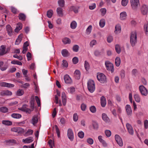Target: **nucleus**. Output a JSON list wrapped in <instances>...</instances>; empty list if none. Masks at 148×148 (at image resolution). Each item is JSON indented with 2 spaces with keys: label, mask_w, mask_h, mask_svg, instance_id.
Listing matches in <instances>:
<instances>
[{
  "label": "nucleus",
  "mask_w": 148,
  "mask_h": 148,
  "mask_svg": "<svg viewBox=\"0 0 148 148\" xmlns=\"http://www.w3.org/2000/svg\"><path fill=\"white\" fill-rule=\"evenodd\" d=\"M137 33L135 31L132 32L131 33L130 37V42L133 46H134L137 42Z\"/></svg>",
  "instance_id": "obj_1"
},
{
  "label": "nucleus",
  "mask_w": 148,
  "mask_h": 148,
  "mask_svg": "<svg viewBox=\"0 0 148 148\" xmlns=\"http://www.w3.org/2000/svg\"><path fill=\"white\" fill-rule=\"evenodd\" d=\"M88 88L91 93H92L95 90V83L93 80L89 79L87 82Z\"/></svg>",
  "instance_id": "obj_2"
},
{
  "label": "nucleus",
  "mask_w": 148,
  "mask_h": 148,
  "mask_svg": "<svg viewBox=\"0 0 148 148\" xmlns=\"http://www.w3.org/2000/svg\"><path fill=\"white\" fill-rule=\"evenodd\" d=\"M97 77L98 80L101 83H104L107 82L106 77L102 73H97Z\"/></svg>",
  "instance_id": "obj_3"
},
{
  "label": "nucleus",
  "mask_w": 148,
  "mask_h": 148,
  "mask_svg": "<svg viewBox=\"0 0 148 148\" xmlns=\"http://www.w3.org/2000/svg\"><path fill=\"white\" fill-rule=\"evenodd\" d=\"M131 6L134 10H136L140 5L139 0H130Z\"/></svg>",
  "instance_id": "obj_4"
},
{
  "label": "nucleus",
  "mask_w": 148,
  "mask_h": 148,
  "mask_svg": "<svg viewBox=\"0 0 148 148\" xmlns=\"http://www.w3.org/2000/svg\"><path fill=\"white\" fill-rule=\"evenodd\" d=\"M105 64L107 70L111 71L112 73H113L114 71L113 64L110 63L109 61H106Z\"/></svg>",
  "instance_id": "obj_5"
},
{
  "label": "nucleus",
  "mask_w": 148,
  "mask_h": 148,
  "mask_svg": "<svg viewBox=\"0 0 148 148\" xmlns=\"http://www.w3.org/2000/svg\"><path fill=\"white\" fill-rule=\"evenodd\" d=\"M11 131L16 132L19 134H21L24 132V130L21 128L18 127H14L11 128Z\"/></svg>",
  "instance_id": "obj_6"
},
{
  "label": "nucleus",
  "mask_w": 148,
  "mask_h": 148,
  "mask_svg": "<svg viewBox=\"0 0 148 148\" xmlns=\"http://www.w3.org/2000/svg\"><path fill=\"white\" fill-rule=\"evenodd\" d=\"M115 139L117 144L121 147L123 146V143L121 137L118 135L116 134L115 136Z\"/></svg>",
  "instance_id": "obj_7"
},
{
  "label": "nucleus",
  "mask_w": 148,
  "mask_h": 148,
  "mask_svg": "<svg viewBox=\"0 0 148 148\" xmlns=\"http://www.w3.org/2000/svg\"><path fill=\"white\" fill-rule=\"evenodd\" d=\"M140 91L142 95L146 96L147 94V90L143 85L139 87Z\"/></svg>",
  "instance_id": "obj_8"
},
{
  "label": "nucleus",
  "mask_w": 148,
  "mask_h": 148,
  "mask_svg": "<svg viewBox=\"0 0 148 148\" xmlns=\"http://www.w3.org/2000/svg\"><path fill=\"white\" fill-rule=\"evenodd\" d=\"M67 136L68 138L71 140H72L74 138V135L72 130L70 128L68 129Z\"/></svg>",
  "instance_id": "obj_9"
},
{
  "label": "nucleus",
  "mask_w": 148,
  "mask_h": 148,
  "mask_svg": "<svg viewBox=\"0 0 148 148\" xmlns=\"http://www.w3.org/2000/svg\"><path fill=\"white\" fill-rule=\"evenodd\" d=\"M0 86L3 87L12 88L14 86V85L5 82H1L0 83Z\"/></svg>",
  "instance_id": "obj_10"
},
{
  "label": "nucleus",
  "mask_w": 148,
  "mask_h": 148,
  "mask_svg": "<svg viewBox=\"0 0 148 148\" xmlns=\"http://www.w3.org/2000/svg\"><path fill=\"white\" fill-rule=\"evenodd\" d=\"M12 94L11 92L8 90H2L0 92V95L2 96H10Z\"/></svg>",
  "instance_id": "obj_11"
},
{
  "label": "nucleus",
  "mask_w": 148,
  "mask_h": 148,
  "mask_svg": "<svg viewBox=\"0 0 148 148\" xmlns=\"http://www.w3.org/2000/svg\"><path fill=\"white\" fill-rule=\"evenodd\" d=\"M148 8L147 6L145 5H143L141 8V10L142 14L143 15L147 14L148 11Z\"/></svg>",
  "instance_id": "obj_12"
},
{
  "label": "nucleus",
  "mask_w": 148,
  "mask_h": 148,
  "mask_svg": "<svg viewBox=\"0 0 148 148\" xmlns=\"http://www.w3.org/2000/svg\"><path fill=\"white\" fill-rule=\"evenodd\" d=\"M126 126L129 133L131 135H133L134 131L131 125L130 124L127 123L126 124Z\"/></svg>",
  "instance_id": "obj_13"
},
{
  "label": "nucleus",
  "mask_w": 148,
  "mask_h": 148,
  "mask_svg": "<svg viewBox=\"0 0 148 148\" xmlns=\"http://www.w3.org/2000/svg\"><path fill=\"white\" fill-rule=\"evenodd\" d=\"M64 79L65 82L66 84H71L72 82V80L71 78L68 75H66L64 76Z\"/></svg>",
  "instance_id": "obj_14"
},
{
  "label": "nucleus",
  "mask_w": 148,
  "mask_h": 148,
  "mask_svg": "<svg viewBox=\"0 0 148 148\" xmlns=\"http://www.w3.org/2000/svg\"><path fill=\"white\" fill-rule=\"evenodd\" d=\"M125 108L127 115L130 116L132 114V110L131 106L130 105H127L125 106Z\"/></svg>",
  "instance_id": "obj_15"
},
{
  "label": "nucleus",
  "mask_w": 148,
  "mask_h": 148,
  "mask_svg": "<svg viewBox=\"0 0 148 148\" xmlns=\"http://www.w3.org/2000/svg\"><path fill=\"white\" fill-rule=\"evenodd\" d=\"M38 121V118L37 116L34 115L33 116L31 121V123L33 125L35 126L36 124L37 123Z\"/></svg>",
  "instance_id": "obj_16"
},
{
  "label": "nucleus",
  "mask_w": 148,
  "mask_h": 148,
  "mask_svg": "<svg viewBox=\"0 0 148 148\" xmlns=\"http://www.w3.org/2000/svg\"><path fill=\"white\" fill-rule=\"evenodd\" d=\"M5 51V47L4 45H1L0 48V55L2 56L7 53Z\"/></svg>",
  "instance_id": "obj_17"
},
{
  "label": "nucleus",
  "mask_w": 148,
  "mask_h": 148,
  "mask_svg": "<svg viewBox=\"0 0 148 148\" xmlns=\"http://www.w3.org/2000/svg\"><path fill=\"white\" fill-rule=\"evenodd\" d=\"M62 101L64 106H65L66 103V99L65 93L63 92L62 93Z\"/></svg>",
  "instance_id": "obj_18"
},
{
  "label": "nucleus",
  "mask_w": 148,
  "mask_h": 148,
  "mask_svg": "<svg viewBox=\"0 0 148 148\" xmlns=\"http://www.w3.org/2000/svg\"><path fill=\"white\" fill-rule=\"evenodd\" d=\"M6 28L8 34L10 36H11L12 31V27L10 25H8L6 26Z\"/></svg>",
  "instance_id": "obj_19"
},
{
  "label": "nucleus",
  "mask_w": 148,
  "mask_h": 148,
  "mask_svg": "<svg viewBox=\"0 0 148 148\" xmlns=\"http://www.w3.org/2000/svg\"><path fill=\"white\" fill-rule=\"evenodd\" d=\"M23 34H21L19 35L18 36L17 38L16 39L15 42V44L16 45H19L21 42V40L22 38L23 37Z\"/></svg>",
  "instance_id": "obj_20"
},
{
  "label": "nucleus",
  "mask_w": 148,
  "mask_h": 148,
  "mask_svg": "<svg viewBox=\"0 0 148 148\" xmlns=\"http://www.w3.org/2000/svg\"><path fill=\"white\" fill-rule=\"evenodd\" d=\"M101 103L103 107H105L106 104V101L105 98L103 96H102L101 98Z\"/></svg>",
  "instance_id": "obj_21"
},
{
  "label": "nucleus",
  "mask_w": 148,
  "mask_h": 148,
  "mask_svg": "<svg viewBox=\"0 0 148 148\" xmlns=\"http://www.w3.org/2000/svg\"><path fill=\"white\" fill-rule=\"evenodd\" d=\"M74 75L75 78L79 79L80 77V72L78 70H76L74 72Z\"/></svg>",
  "instance_id": "obj_22"
},
{
  "label": "nucleus",
  "mask_w": 148,
  "mask_h": 148,
  "mask_svg": "<svg viewBox=\"0 0 148 148\" xmlns=\"http://www.w3.org/2000/svg\"><path fill=\"white\" fill-rule=\"evenodd\" d=\"M121 31V27L119 24L117 25L115 27L114 32L115 34L120 33Z\"/></svg>",
  "instance_id": "obj_23"
},
{
  "label": "nucleus",
  "mask_w": 148,
  "mask_h": 148,
  "mask_svg": "<svg viewBox=\"0 0 148 148\" xmlns=\"http://www.w3.org/2000/svg\"><path fill=\"white\" fill-rule=\"evenodd\" d=\"M102 117L103 120L106 122H109L110 119L107 116L106 114L105 113H103L102 115Z\"/></svg>",
  "instance_id": "obj_24"
},
{
  "label": "nucleus",
  "mask_w": 148,
  "mask_h": 148,
  "mask_svg": "<svg viewBox=\"0 0 148 148\" xmlns=\"http://www.w3.org/2000/svg\"><path fill=\"white\" fill-rule=\"evenodd\" d=\"M19 19L22 21H25V20L26 16L23 13H20L18 16Z\"/></svg>",
  "instance_id": "obj_25"
},
{
  "label": "nucleus",
  "mask_w": 148,
  "mask_h": 148,
  "mask_svg": "<svg viewBox=\"0 0 148 148\" xmlns=\"http://www.w3.org/2000/svg\"><path fill=\"white\" fill-rule=\"evenodd\" d=\"M62 54L64 57H67L69 55V53L68 51L66 49H64L62 51Z\"/></svg>",
  "instance_id": "obj_26"
},
{
  "label": "nucleus",
  "mask_w": 148,
  "mask_h": 148,
  "mask_svg": "<svg viewBox=\"0 0 148 148\" xmlns=\"http://www.w3.org/2000/svg\"><path fill=\"white\" fill-rule=\"evenodd\" d=\"M102 136H99L98 137V139L99 141L103 144V146L104 147H106L107 145V143L105 141L102 139Z\"/></svg>",
  "instance_id": "obj_27"
},
{
  "label": "nucleus",
  "mask_w": 148,
  "mask_h": 148,
  "mask_svg": "<svg viewBox=\"0 0 148 148\" xmlns=\"http://www.w3.org/2000/svg\"><path fill=\"white\" fill-rule=\"evenodd\" d=\"M126 16L127 14L125 12H123L120 14V18L121 20H123L125 19Z\"/></svg>",
  "instance_id": "obj_28"
},
{
  "label": "nucleus",
  "mask_w": 148,
  "mask_h": 148,
  "mask_svg": "<svg viewBox=\"0 0 148 148\" xmlns=\"http://www.w3.org/2000/svg\"><path fill=\"white\" fill-rule=\"evenodd\" d=\"M33 141L32 140V137H29L25 139H23V142L25 143H29L32 142Z\"/></svg>",
  "instance_id": "obj_29"
},
{
  "label": "nucleus",
  "mask_w": 148,
  "mask_h": 148,
  "mask_svg": "<svg viewBox=\"0 0 148 148\" xmlns=\"http://www.w3.org/2000/svg\"><path fill=\"white\" fill-rule=\"evenodd\" d=\"M22 28V24L21 23H18V24H17V26L15 29V32H18Z\"/></svg>",
  "instance_id": "obj_30"
},
{
  "label": "nucleus",
  "mask_w": 148,
  "mask_h": 148,
  "mask_svg": "<svg viewBox=\"0 0 148 148\" xmlns=\"http://www.w3.org/2000/svg\"><path fill=\"white\" fill-rule=\"evenodd\" d=\"M11 116L13 118L15 119H20L22 117L21 114L16 113L12 114Z\"/></svg>",
  "instance_id": "obj_31"
},
{
  "label": "nucleus",
  "mask_w": 148,
  "mask_h": 148,
  "mask_svg": "<svg viewBox=\"0 0 148 148\" xmlns=\"http://www.w3.org/2000/svg\"><path fill=\"white\" fill-rule=\"evenodd\" d=\"M115 63L116 65L117 66H119L121 63V59L119 57H116L115 59Z\"/></svg>",
  "instance_id": "obj_32"
},
{
  "label": "nucleus",
  "mask_w": 148,
  "mask_h": 148,
  "mask_svg": "<svg viewBox=\"0 0 148 148\" xmlns=\"http://www.w3.org/2000/svg\"><path fill=\"white\" fill-rule=\"evenodd\" d=\"M24 94V91L22 89H19L16 92V95L18 96H21Z\"/></svg>",
  "instance_id": "obj_33"
},
{
  "label": "nucleus",
  "mask_w": 148,
  "mask_h": 148,
  "mask_svg": "<svg viewBox=\"0 0 148 148\" xmlns=\"http://www.w3.org/2000/svg\"><path fill=\"white\" fill-rule=\"evenodd\" d=\"M57 12L59 16H62L63 15L62 9L61 8H58L57 9Z\"/></svg>",
  "instance_id": "obj_34"
},
{
  "label": "nucleus",
  "mask_w": 148,
  "mask_h": 148,
  "mask_svg": "<svg viewBox=\"0 0 148 148\" xmlns=\"http://www.w3.org/2000/svg\"><path fill=\"white\" fill-rule=\"evenodd\" d=\"M62 41L64 44H70L71 42V40L68 38H64L62 39Z\"/></svg>",
  "instance_id": "obj_35"
},
{
  "label": "nucleus",
  "mask_w": 148,
  "mask_h": 148,
  "mask_svg": "<svg viewBox=\"0 0 148 148\" xmlns=\"http://www.w3.org/2000/svg\"><path fill=\"white\" fill-rule=\"evenodd\" d=\"M69 10L70 11H73L75 13H77L78 12L77 8L73 6H71L70 7Z\"/></svg>",
  "instance_id": "obj_36"
},
{
  "label": "nucleus",
  "mask_w": 148,
  "mask_h": 148,
  "mask_svg": "<svg viewBox=\"0 0 148 148\" xmlns=\"http://www.w3.org/2000/svg\"><path fill=\"white\" fill-rule=\"evenodd\" d=\"M3 124L7 125H11L12 124V122L8 120H3L2 121Z\"/></svg>",
  "instance_id": "obj_37"
},
{
  "label": "nucleus",
  "mask_w": 148,
  "mask_h": 148,
  "mask_svg": "<svg viewBox=\"0 0 148 148\" xmlns=\"http://www.w3.org/2000/svg\"><path fill=\"white\" fill-rule=\"evenodd\" d=\"M34 98H32L30 101V107L33 110L34 108Z\"/></svg>",
  "instance_id": "obj_38"
},
{
  "label": "nucleus",
  "mask_w": 148,
  "mask_h": 148,
  "mask_svg": "<svg viewBox=\"0 0 148 148\" xmlns=\"http://www.w3.org/2000/svg\"><path fill=\"white\" fill-rule=\"evenodd\" d=\"M8 109L5 107H1L0 108V112L3 113H6L8 112Z\"/></svg>",
  "instance_id": "obj_39"
},
{
  "label": "nucleus",
  "mask_w": 148,
  "mask_h": 148,
  "mask_svg": "<svg viewBox=\"0 0 148 148\" xmlns=\"http://www.w3.org/2000/svg\"><path fill=\"white\" fill-rule=\"evenodd\" d=\"M105 24V21L104 19H101L99 22V25L101 27H104Z\"/></svg>",
  "instance_id": "obj_40"
},
{
  "label": "nucleus",
  "mask_w": 148,
  "mask_h": 148,
  "mask_svg": "<svg viewBox=\"0 0 148 148\" xmlns=\"http://www.w3.org/2000/svg\"><path fill=\"white\" fill-rule=\"evenodd\" d=\"M77 25V23L75 21L72 22L71 24V27L73 29H75Z\"/></svg>",
  "instance_id": "obj_41"
},
{
  "label": "nucleus",
  "mask_w": 148,
  "mask_h": 148,
  "mask_svg": "<svg viewBox=\"0 0 148 148\" xmlns=\"http://www.w3.org/2000/svg\"><path fill=\"white\" fill-rule=\"evenodd\" d=\"M53 11L51 10H50L47 12V16L49 18H51L53 14Z\"/></svg>",
  "instance_id": "obj_42"
},
{
  "label": "nucleus",
  "mask_w": 148,
  "mask_h": 148,
  "mask_svg": "<svg viewBox=\"0 0 148 148\" xmlns=\"http://www.w3.org/2000/svg\"><path fill=\"white\" fill-rule=\"evenodd\" d=\"M115 50L116 52L119 54L121 52V49L120 46L118 45H116L115 47Z\"/></svg>",
  "instance_id": "obj_43"
},
{
  "label": "nucleus",
  "mask_w": 148,
  "mask_h": 148,
  "mask_svg": "<svg viewBox=\"0 0 148 148\" xmlns=\"http://www.w3.org/2000/svg\"><path fill=\"white\" fill-rule=\"evenodd\" d=\"M11 63L13 64H17L19 65H22V63L19 61H16L15 60H13L11 62Z\"/></svg>",
  "instance_id": "obj_44"
},
{
  "label": "nucleus",
  "mask_w": 148,
  "mask_h": 148,
  "mask_svg": "<svg viewBox=\"0 0 148 148\" xmlns=\"http://www.w3.org/2000/svg\"><path fill=\"white\" fill-rule=\"evenodd\" d=\"M79 48V47L78 45H75L73 47V51L75 52L78 51Z\"/></svg>",
  "instance_id": "obj_45"
},
{
  "label": "nucleus",
  "mask_w": 148,
  "mask_h": 148,
  "mask_svg": "<svg viewBox=\"0 0 148 148\" xmlns=\"http://www.w3.org/2000/svg\"><path fill=\"white\" fill-rule=\"evenodd\" d=\"M134 98L135 101L138 102H139L140 101V97L138 94H136L134 96Z\"/></svg>",
  "instance_id": "obj_46"
},
{
  "label": "nucleus",
  "mask_w": 148,
  "mask_h": 148,
  "mask_svg": "<svg viewBox=\"0 0 148 148\" xmlns=\"http://www.w3.org/2000/svg\"><path fill=\"white\" fill-rule=\"evenodd\" d=\"M58 3L59 5L61 7H63L64 6V0H59Z\"/></svg>",
  "instance_id": "obj_47"
},
{
  "label": "nucleus",
  "mask_w": 148,
  "mask_h": 148,
  "mask_svg": "<svg viewBox=\"0 0 148 148\" xmlns=\"http://www.w3.org/2000/svg\"><path fill=\"white\" fill-rule=\"evenodd\" d=\"M92 29V26L91 25H89L87 28L86 30V33L88 34H89L91 32Z\"/></svg>",
  "instance_id": "obj_48"
},
{
  "label": "nucleus",
  "mask_w": 148,
  "mask_h": 148,
  "mask_svg": "<svg viewBox=\"0 0 148 148\" xmlns=\"http://www.w3.org/2000/svg\"><path fill=\"white\" fill-rule=\"evenodd\" d=\"M100 11L101 13V15L103 16L106 13V10L105 8H101L100 10Z\"/></svg>",
  "instance_id": "obj_49"
},
{
  "label": "nucleus",
  "mask_w": 148,
  "mask_h": 148,
  "mask_svg": "<svg viewBox=\"0 0 148 148\" xmlns=\"http://www.w3.org/2000/svg\"><path fill=\"white\" fill-rule=\"evenodd\" d=\"M8 67V65L6 64H4L3 66H0V68L1 71H3L7 69Z\"/></svg>",
  "instance_id": "obj_50"
},
{
  "label": "nucleus",
  "mask_w": 148,
  "mask_h": 148,
  "mask_svg": "<svg viewBox=\"0 0 148 148\" xmlns=\"http://www.w3.org/2000/svg\"><path fill=\"white\" fill-rule=\"evenodd\" d=\"M84 66L85 69L87 71L89 69L90 66L89 63L86 61H85Z\"/></svg>",
  "instance_id": "obj_51"
},
{
  "label": "nucleus",
  "mask_w": 148,
  "mask_h": 148,
  "mask_svg": "<svg viewBox=\"0 0 148 148\" xmlns=\"http://www.w3.org/2000/svg\"><path fill=\"white\" fill-rule=\"evenodd\" d=\"M35 99L37 103L38 106V107L40 106V100L39 97L37 96H35Z\"/></svg>",
  "instance_id": "obj_52"
},
{
  "label": "nucleus",
  "mask_w": 148,
  "mask_h": 148,
  "mask_svg": "<svg viewBox=\"0 0 148 148\" xmlns=\"http://www.w3.org/2000/svg\"><path fill=\"white\" fill-rule=\"evenodd\" d=\"M144 29L145 31L146 34H148V23L145 24L144 25Z\"/></svg>",
  "instance_id": "obj_53"
},
{
  "label": "nucleus",
  "mask_w": 148,
  "mask_h": 148,
  "mask_svg": "<svg viewBox=\"0 0 148 148\" xmlns=\"http://www.w3.org/2000/svg\"><path fill=\"white\" fill-rule=\"evenodd\" d=\"M90 110L92 113H95L96 111V108L94 106H91L90 108Z\"/></svg>",
  "instance_id": "obj_54"
},
{
  "label": "nucleus",
  "mask_w": 148,
  "mask_h": 148,
  "mask_svg": "<svg viewBox=\"0 0 148 148\" xmlns=\"http://www.w3.org/2000/svg\"><path fill=\"white\" fill-rule=\"evenodd\" d=\"M55 127L56 129V132L59 138L60 136V132L59 130L57 125H55Z\"/></svg>",
  "instance_id": "obj_55"
},
{
  "label": "nucleus",
  "mask_w": 148,
  "mask_h": 148,
  "mask_svg": "<svg viewBox=\"0 0 148 148\" xmlns=\"http://www.w3.org/2000/svg\"><path fill=\"white\" fill-rule=\"evenodd\" d=\"M78 135L80 138H82L84 137V133L83 132L81 131L78 133Z\"/></svg>",
  "instance_id": "obj_56"
},
{
  "label": "nucleus",
  "mask_w": 148,
  "mask_h": 148,
  "mask_svg": "<svg viewBox=\"0 0 148 148\" xmlns=\"http://www.w3.org/2000/svg\"><path fill=\"white\" fill-rule=\"evenodd\" d=\"M11 10L12 12L14 14H16V13L17 12V9L15 8V7L11 6Z\"/></svg>",
  "instance_id": "obj_57"
},
{
  "label": "nucleus",
  "mask_w": 148,
  "mask_h": 148,
  "mask_svg": "<svg viewBox=\"0 0 148 148\" xmlns=\"http://www.w3.org/2000/svg\"><path fill=\"white\" fill-rule=\"evenodd\" d=\"M128 0H122L121 1L122 5L124 6H126L128 3Z\"/></svg>",
  "instance_id": "obj_58"
},
{
  "label": "nucleus",
  "mask_w": 148,
  "mask_h": 148,
  "mask_svg": "<svg viewBox=\"0 0 148 148\" xmlns=\"http://www.w3.org/2000/svg\"><path fill=\"white\" fill-rule=\"evenodd\" d=\"M73 119L74 121H77L78 119V116L77 113H74L73 116Z\"/></svg>",
  "instance_id": "obj_59"
},
{
  "label": "nucleus",
  "mask_w": 148,
  "mask_h": 148,
  "mask_svg": "<svg viewBox=\"0 0 148 148\" xmlns=\"http://www.w3.org/2000/svg\"><path fill=\"white\" fill-rule=\"evenodd\" d=\"M92 125L94 129H97L98 127V125L97 123L95 122H93Z\"/></svg>",
  "instance_id": "obj_60"
},
{
  "label": "nucleus",
  "mask_w": 148,
  "mask_h": 148,
  "mask_svg": "<svg viewBox=\"0 0 148 148\" xmlns=\"http://www.w3.org/2000/svg\"><path fill=\"white\" fill-rule=\"evenodd\" d=\"M87 141L88 143L90 145H92L93 143V140L90 138H89L87 139Z\"/></svg>",
  "instance_id": "obj_61"
},
{
  "label": "nucleus",
  "mask_w": 148,
  "mask_h": 148,
  "mask_svg": "<svg viewBox=\"0 0 148 148\" xmlns=\"http://www.w3.org/2000/svg\"><path fill=\"white\" fill-rule=\"evenodd\" d=\"M73 62L74 64L77 63L78 62V59L77 58L75 57L73 59Z\"/></svg>",
  "instance_id": "obj_62"
},
{
  "label": "nucleus",
  "mask_w": 148,
  "mask_h": 148,
  "mask_svg": "<svg viewBox=\"0 0 148 148\" xmlns=\"http://www.w3.org/2000/svg\"><path fill=\"white\" fill-rule=\"evenodd\" d=\"M27 57V60L29 61L31 60V54L29 52H28L26 55Z\"/></svg>",
  "instance_id": "obj_63"
},
{
  "label": "nucleus",
  "mask_w": 148,
  "mask_h": 148,
  "mask_svg": "<svg viewBox=\"0 0 148 148\" xmlns=\"http://www.w3.org/2000/svg\"><path fill=\"white\" fill-rule=\"evenodd\" d=\"M105 133L106 135L108 137H110L111 135V132L109 130H106Z\"/></svg>",
  "instance_id": "obj_64"
}]
</instances>
